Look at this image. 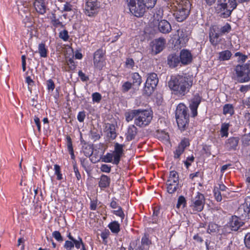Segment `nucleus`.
<instances>
[{
    "instance_id": "f257e3e1",
    "label": "nucleus",
    "mask_w": 250,
    "mask_h": 250,
    "mask_svg": "<svg viewBox=\"0 0 250 250\" xmlns=\"http://www.w3.org/2000/svg\"><path fill=\"white\" fill-rule=\"evenodd\" d=\"M192 85V81L190 78L181 75L171 77L168 83L170 90L178 96L185 95Z\"/></svg>"
},
{
    "instance_id": "f03ea898",
    "label": "nucleus",
    "mask_w": 250,
    "mask_h": 250,
    "mask_svg": "<svg viewBox=\"0 0 250 250\" xmlns=\"http://www.w3.org/2000/svg\"><path fill=\"white\" fill-rule=\"evenodd\" d=\"M130 12L137 17H142L146 9L153 8L157 0H126Z\"/></svg>"
},
{
    "instance_id": "7ed1b4c3",
    "label": "nucleus",
    "mask_w": 250,
    "mask_h": 250,
    "mask_svg": "<svg viewBox=\"0 0 250 250\" xmlns=\"http://www.w3.org/2000/svg\"><path fill=\"white\" fill-rule=\"evenodd\" d=\"M170 6L174 17L179 22L185 20L189 13L190 3L188 0H171Z\"/></svg>"
},
{
    "instance_id": "20e7f679",
    "label": "nucleus",
    "mask_w": 250,
    "mask_h": 250,
    "mask_svg": "<svg viewBox=\"0 0 250 250\" xmlns=\"http://www.w3.org/2000/svg\"><path fill=\"white\" fill-rule=\"evenodd\" d=\"M236 6V0H219L215 10L220 16L225 18L230 15Z\"/></svg>"
},
{
    "instance_id": "39448f33",
    "label": "nucleus",
    "mask_w": 250,
    "mask_h": 250,
    "mask_svg": "<svg viewBox=\"0 0 250 250\" xmlns=\"http://www.w3.org/2000/svg\"><path fill=\"white\" fill-rule=\"evenodd\" d=\"M188 108L183 104L178 105L175 111L177 123L179 129L184 130L188 123Z\"/></svg>"
},
{
    "instance_id": "423d86ee",
    "label": "nucleus",
    "mask_w": 250,
    "mask_h": 250,
    "mask_svg": "<svg viewBox=\"0 0 250 250\" xmlns=\"http://www.w3.org/2000/svg\"><path fill=\"white\" fill-rule=\"evenodd\" d=\"M153 117L152 111L150 110L138 109V114L134 120V124L140 127L148 125Z\"/></svg>"
},
{
    "instance_id": "0eeeda50",
    "label": "nucleus",
    "mask_w": 250,
    "mask_h": 250,
    "mask_svg": "<svg viewBox=\"0 0 250 250\" xmlns=\"http://www.w3.org/2000/svg\"><path fill=\"white\" fill-rule=\"evenodd\" d=\"M235 72L238 81L241 83L249 81L250 80V61L244 65H237Z\"/></svg>"
},
{
    "instance_id": "6e6552de",
    "label": "nucleus",
    "mask_w": 250,
    "mask_h": 250,
    "mask_svg": "<svg viewBox=\"0 0 250 250\" xmlns=\"http://www.w3.org/2000/svg\"><path fill=\"white\" fill-rule=\"evenodd\" d=\"M158 83V79L156 74L154 73L148 74L144 90L145 93L149 95L154 91Z\"/></svg>"
},
{
    "instance_id": "1a4fd4ad",
    "label": "nucleus",
    "mask_w": 250,
    "mask_h": 250,
    "mask_svg": "<svg viewBox=\"0 0 250 250\" xmlns=\"http://www.w3.org/2000/svg\"><path fill=\"white\" fill-rule=\"evenodd\" d=\"M205 204V197L203 194L197 192V195L191 201L190 208L193 212H199L203 210Z\"/></svg>"
},
{
    "instance_id": "9d476101",
    "label": "nucleus",
    "mask_w": 250,
    "mask_h": 250,
    "mask_svg": "<svg viewBox=\"0 0 250 250\" xmlns=\"http://www.w3.org/2000/svg\"><path fill=\"white\" fill-rule=\"evenodd\" d=\"M100 7V2L98 0H87L85 6V14L89 17L96 15Z\"/></svg>"
},
{
    "instance_id": "9b49d317",
    "label": "nucleus",
    "mask_w": 250,
    "mask_h": 250,
    "mask_svg": "<svg viewBox=\"0 0 250 250\" xmlns=\"http://www.w3.org/2000/svg\"><path fill=\"white\" fill-rule=\"evenodd\" d=\"M104 52L102 49H98L94 53L93 63L95 68L102 69L106 64L104 58Z\"/></svg>"
},
{
    "instance_id": "f8f14e48",
    "label": "nucleus",
    "mask_w": 250,
    "mask_h": 250,
    "mask_svg": "<svg viewBox=\"0 0 250 250\" xmlns=\"http://www.w3.org/2000/svg\"><path fill=\"white\" fill-rule=\"evenodd\" d=\"M238 212L243 218L249 219L250 217V196H247L245 202L240 205Z\"/></svg>"
},
{
    "instance_id": "ddd939ff",
    "label": "nucleus",
    "mask_w": 250,
    "mask_h": 250,
    "mask_svg": "<svg viewBox=\"0 0 250 250\" xmlns=\"http://www.w3.org/2000/svg\"><path fill=\"white\" fill-rule=\"evenodd\" d=\"M111 31L105 32L106 38L104 40L106 42L110 41L111 42H116L121 36L122 33L117 29H111Z\"/></svg>"
},
{
    "instance_id": "4468645a",
    "label": "nucleus",
    "mask_w": 250,
    "mask_h": 250,
    "mask_svg": "<svg viewBox=\"0 0 250 250\" xmlns=\"http://www.w3.org/2000/svg\"><path fill=\"white\" fill-rule=\"evenodd\" d=\"M124 146L119 143H116L114 146V150L112 152L114 154L113 164L118 165L120 161L121 156L123 154Z\"/></svg>"
},
{
    "instance_id": "2eb2a0df",
    "label": "nucleus",
    "mask_w": 250,
    "mask_h": 250,
    "mask_svg": "<svg viewBox=\"0 0 250 250\" xmlns=\"http://www.w3.org/2000/svg\"><path fill=\"white\" fill-rule=\"evenodd\" d=\"M201 98L198 95H195L193 98L191 100L189 104V107L191 111V113L193 117H195L197 114V108L201 103Z\"/></svg>"
},
{
    "instance_id": "dca6fc26",
    "label": "nucleus",
    "mask_w": 250,
    "mask_h": 250,
    "mask_svg": "<svg viewBox=\"0 0 250 250\" xmlns=\"http://www.w3.org/2000/svg\"><path fill=\"white\" fill-rule=\"evenodd\" d=\"M34 7L36 11L39 14L43 15L47 9V3L44 0H35Z\"/></svg>"
},
{
    "instance_id": "f3484780",
    "label": "nucleus",
    "mask_w": 250,
    "mask_h": 250,
    "mask_svg": "<svg viewBox=\"0 0 250 250\" xmlns=\"http://www.w3.org/2000/svg\"><path fill=\"white\" fill-rule=\"evenodd\" d=\"M166 42L164 39L159 38L154 41L152 46V50L155 54L159 53L163 49Z\"/></svg>"
},
{
    "instance_id": "a211bd4d",
    "label": "nucleus",
    "mask_w": 250,
    "mask_h": 250,
    "mask_svg": "<svg viewBox=\"0 0 250 250\" xmlns=\"http://www.w3.org/2000/svg\"><path fill=\"white\" fill-rule=\"evenodd\" d=\"M177 32L179 38L175 42V46H177V48H178L185 45L188 41V39L186 34L182 30H178Z\"/></svg>"
},
{
    "instance_id": "6ab92c4d",
    "label": "nucleus",
    "mask_w": 250,
    "mask_h": 250,
    "mask_svg": "<svg viewBox=\"0 0 250 250\" xmlns=\"http://www.w3.org/2000/svg\"><path fill=\"white\" fill-rule=\"evenodd\" d=\"M180 61L182 64H187L190 63L192 59L191 53L188 50L183 49L180 52Z\"/></svg>"
},
{
    "instance_id": "aec40b11",
    "label": "nucleus",
    "mask_w": 250,
    "mask_h": 250,
    "mask_svg": "<svg viewBox=\"0 0 250 250\" xmlns=\"http://www.w3.org/2000/svg\"><path fill=\"white\" fill-rule=\"evenodd\" d=\"M18 9L22 18L25 15L26 18H28V20L30 19V7L28 3L25 2L22 5H18Z\"/></svg>"
},
{
    "instance_id": "412c9836",
    "label": "nucleus",
    "mask_w": 250,
    "mask_h": 250,
    "mask_svg": "<svg viewBox=\"0 0 250 250\" xmlns=\"http://www.w3.org/2000/svg\"><path fill=\"white\" fill-rule=\"evenodd\" d=\"M241 220L236 216H232L229 222V226L232 230H237L242 225Z\"/></svg>"
},
{
    "instance_id": "4be33fe9",
    "label": "nucleus",
    "mask_w": 250,
    "mask_h": 250,
    "mask_svg": "<svg viewBox=\"0 0 250 250\" xmlns=\"http://www.w3.org/2000/svg\"><path fill=\"white\" fill-rule=\"evenodd\" d=\"M158 29L163 33H167L171 31V27L167 21L163 20L159 22Z\"/></svg>"
},
{
    "instance_id": "5701e85b",
    "label": "nucleus",
    "mask_w": 250,
    "mask_h": 250,
    "mask_svg": "<svg viewBox=\"0 0 250 250\" xmlns=\"http://www.w3.org/2000/svg\"><path fill=\"white\" fill-rule=\"evenodd\" d=\"M239 138L237 137H230L225 143V146L229 150L235 149L238 145Z\"/></svg>"
},
{
    "instance_id": "b1692460",
    "label": "nucleus",
    "mask_w": 250,
    "mask_h": 250,
    "mask_svg": "<svg viewBox=\"0 0 250 250\" xmlns=\"http://www.w3.org/2000/svg\"><path fill=\"white\" fill-rule=\"evenodd\" d=\"M181 62L180 58L175 54H172L168 58V63L169 65L172 67H175Z\"/></svg>"
},
{
    "instance_id": "393cba45",
    "label": "nucleus",
    "mask_w": 250,
    "mask_h": 250,
    "mask_svg": "<svg viewBox=\"0 0 250 250\" xmlns=\"http://www.w3.org/2000/svg\"><path fill=\"white\" fill-rule=\"evenodd\" d=\"M167 182L178 185L179 177L177 172L174 170L171 171Z\"/></svg>"
},
{
    "instance_id": "a878e982",
    "label": "nucleus",
    "mask_w": 250,
    "mask_h": 250,
    "mask_svg": "<svg viewBox=\"0 0 250 250\" xmlns=\"http://www.w3.org/2000/svg\"><path fill=\"white\" fill-rule=\"evenodd\" d=\"M137 128L134 125H130L126 133V138L128 140H131L134 138L137 134Z\"/></svg>"
},
{
    "instance_id": "bb28decb",
    "label": "nucleus",
    "mask_w": 250,
    "mask_h": 250,
    "mask_svg": "<svg viewBox=\"0 0 250 250\" xmlns=\"http://www.w3.org/2000/svg\"><path fill=\"white\" fill-rule=\"evenodd\" d=\"M110 179L105 175H102L100 179L99 185L101 188H105L109 186Z\"/></svg>"
},
{
    "instance_id": "cd10ccee",
    "label": "nucleus",
    "mask_w": 250,
    "mask_h": 250,
    "mask_svg": "<svg viewBox=\"0 0 250 250\" xmlns=\"http://www.w3.org/2000/svg\"><path fill=\"white\" fill-rule=\"evenodd\" d=\"M38 53L41 57L46 58L47 56L48 49L43 43H40L38 45Z\"/></svg>"
},
{
    "instance_id": "c85d7f7f",
    "label": "nucleus",
    "mask_w": 250,
    "mask_h": 250,
    "mask_svg": "<svg viewBox=\"0 0 250 250\" xmlns=\"http://www.w3.org/2000/svg\"><path fill=\"white\" fill-rule=\"evenodd\" d=\"M230 126L229 123H224L222 124L220 129V134L222 137H227L229 135V129Z\"/></svg>"
},
{
    "instance_id": "c756f323",
    "label": "nucleus",
    "mask_w": 250,
    "mask_h": 250,
    "mask_svg": "<svg viewBox=\"0 0 250 250\" xmlns=\"http://www.w3.org/2000/svg\"><path fill=\"white\" fill-rule=\"evenodd\" d=\"M138 109H135L127 112L125 114V119L127 122L131 121L133 119L135 120V118L138 114Z\"/></svg>"
},
{
    "instance_id": "7c9ffc66",
    "label": "nucleus",
    "mask_w": 250,
    "mask_h": 250,
    "mask_svg": "<svg viewBox=\"0 0 250 250\" xmlns=\"http://www.w3.org/2000/svg\"><path fill=\"white\" fill-rule=\"evenodd\" d=\"M231 53L229 50H225L219 53V60L220 61L229 60L231 56Z\"/></svg>"
},
{
    "instance_id": "2f4dec72",
    "label": "nucleus",
    "mask_w": 250,
    "mask_h": 250,
    "mask_svg": "<svg viewBox=\"0 0 250 250\" xmlns=\"http://www.w3.org/2000/svg\"><path fill=\"white\" fill-rule=\"evenodd\" d=\"M234 113V109L232 104H226L223 107V114L231 116Z\"/></svg>"
},
{
    "instance_id": "473e14b6",
    "label": "nucleus",
    "mask_w": 250,
    "mask_h": 250,
    "mask_svg": "<svg viewBox=\"0 0 250 250\" xmlns=\"http://www.w3.org/2000/svg\"><path fill=\"white\" fill-rule=\"evenodd\" d=\"M68 237L70 240L74 242V246H75L77 249H79L81 246L82 247L84 245L80 237H78V239H75L70 234L68 235Z\"/></svg>"
},
{
    "instance_id": "72a5a7b5",
    "label": "nucleus",
    "mask_w": 250,
    "mask_h": 250,
    "mask_svg": "<svg viewBox=\"0 0 250 250\" xmlns=\"http://www.w3.org/2000/svg\"><path fill=\"white\" fill-rule=\"evenodd\" d=\"M220 36V34L218 33H216L214 28H211L209 32V38L210 41L212 44H216V42L215 39H217Z\"/></svg>"
},
{
    "instance_id": "f704fd0d",
    "label": "nucleus",
    "mask_w": 250,
    "mask_h": 250,
    "mask_svg": "<svg viewBox=\"0 0 250 250\" xmlns=\"http://www.w3.org/2000/svg\"><path fill=\"white\" fill-rule=\"evenodd\" d=\"M131 77L133 80V84L139 86L142 83V78L138 73H133Z\"/></svg>"
},
{
    "instance_id": "c9c22d12",
    "label": "nucleus",
    "mask_w": 250,
    "mask_h": 250,
    "mask_svg": "<svg viewBox=\"0 0 250 250\" xmlns=\"http://www.w3.org/2000/svg\"><path fill=\"white\" fill-rule=\"evenodd\" d=\"M108 227L111 231L113 233H117L120 231V225L116 221L110 223L108 225Z\"/></svg>"
},
{
    "instance_id": "e433bc0d",
    "label": "nucleus",
    "mask_w": 250,
    "mask_h": 250,
    "mask_svg": "<svg viewBox=\"0 0 250 250\" xmlns=\"http://www.w3.org/2000/svg\"><path fill=\"white\" fill-rule=\"evenodd\" d=\"M102 161L104 163H112L113 164L114 154L113 153H107L101 158Z\"/></svg>"
},
{
    "instance_id": "4c0bfd02",
    "label": "nucleus",
    "mask_w": 250,
    "mask_h": 250,
    "mask_svg": "<svg viewBox=\"0 0 250 250\" xmlns=\"http://www.w3.org/2000/svg\"><path fill=\"white\" fill-rule=\"evenodd\" d=\"M186 204V201L185 197L183 196H181L178 198L176 207L178 208H185Z\"/></svg>"
},
{
    "instance_id": "58836bf2",
    "label": "nucleus",
    "mask_w": 250,
    "mask_h": 250,
    "mask_svg": "<svg viewBox=\"0 0 250 250\" xmlns=\"http://www.w3.org/2000/svg\"><path fill=\"white\" fill-rule=\"evenodd\" d=\"M167 186L168 192L171 194L176 190L178 185L167 182Z\"/></svg>"
},
{
    "instance_id": "ea45409f",
    "label": "nucleus",
    "mask_w": 250,
    "mask_h": 250,
    "mask_svg": "<svg viewBox=\"0 0 250 250\" xmlns=\"http://www.w3.org/2000/svg\"><path fill=\"white\" fill-rule=\"evenodd\" d=\"M158 137L159 139L161 140L164 142H168L169 139V135L168 134L164 131H162L159 133L158 135Z\"/></svg>"
},
{
    "instance_id": "a19ab883",
    "label": "nucleus",
    "mask_w": 250,
    "mask_h": 250,
    "mask_svg": "<svg viewBox=\"0 0 250 250\" xmlns=\"http://www.w3.org/2000/svg\"><path fill=\"white\" fill-rule=\"evenodd\" d=\"M141 243L142 246L140 247V249L141 250H144L145 249H146L147 246L149 245V241L146 237L145 236L142 238Z\"/></svg>"
},
{
    "instance_id": "79ce46f5",
    "label": "nucleus",
    "mask_w": 250,
    "mask_h": 250,
    "mask_svg": "<svg viewBox=\"0 0 250 250\" xmlns=\"http://www.w3.org/2000/svg\"><path fill=\"white\" fill-rule=\"evenodd\" d=\"M84 154L86 157H90L93 153V149L91 146H88L83 149Z\"/></svg>"
},
{
    "instance_id": "37998d69",
    "label": "nucleus",
    "mask_w": 250,
    "mask_h": 250,
    "mask_svg": "<svg viewBox=\"0 0 250 250\" xmlns=\"http://www.w3.org/2000/svg\"><path fill=\"white\" fill-rule=\"evenodd\" d=\"M67 149L69 151L71 155H74L73 149L72 147V143L71 142V139L70 137H67Z\"/></svg>"
},
{
    "instance_id": "c03bdc74",
    "label": "nucleus",
    "mask_w": 250,
    "mask_h": 250,
    "mask_svg": "<svg viewBox=\"0 0 250 250\" xmlns=\"http://www.w3.org/2000/svg\"><path fill=\"white\" fill-rule=\"evenodd\" d=\"M214 195L216 200L217 202H220L222 200V196L217 187H215L213 190Z\"/></svg>"
},
{
    "instance_id": "a18cd8bd",
    "label": "nucleus",
    "mask_w": 250,
    "mask_h": 250,
    "mask_svg": "<svg viewBox=\"0 0 250 250\" xmlns=\"http://www.w3.org/2000/svg\"><path fill=\"white\" fill-rule=\"evenodd\" d=\"M92 101L94 103H99L102 99L101 95L98 92L93 93L92 95Z\"/></svg>"
},
{
    "instance_id": "49530a36",
    "label": "nucleus",
    "mask_w": 250,
    "mask_h": 250,
    "mask_svg": "<svg viewBox=\"0 0 250 250\" xmlns=\"http://www.w3.org/2000/svg\"><path fill=\"white\" fill-rule=\"evenodd\" d=\"M59 37L64 41H67L69 38L68 32L66 30L61 31L59 33Z\"/></svg>"
},
{
    "instance_id": "de8ad7c7",
    "label": "nucleus",
    "mask_w": 250,
    "mask_h": 250,
    "mask_svg": "<svg viewBox=\"0 0 250 250\" xmlns=\"http://www.w3.org/2000/svg\"><path fill=\"white\" fill-rule=\"evenodd\" d=\"M54 170H55V174L57 175V179L59 180H61L62 179V174L60 172V167L57 165H55L54 166Z\"/></svg>"
},
{
    "instance_id": "09e8293b",
    "label": "nucleus",
    "mask_w": 250,
    "mask_h": 250,
    "mask_svg": "<svg viewBox=\"0 0 250 250\" xmlns=\"http://www.w3.org/2000/svg\"><path fill=\"white\" fill-rule=\"evenodd\" d=\"M184 150L185 149L183 148V147H181V146H178L174 151V158H179L180 155L183 153Z\"/></svg>"
},
{
    "instance_id": "8fccbe9b",
    "label": "nucleus",
    "mask_w": 250,
    "mask_h": 250,
    "mask_svg": "<svg viewBox=\"0 0 250 250\" xmlns=\"http://www.w3.org/2000/svg\"><path fill=\"white\" fill-rule=\"evenodd\" d=\"M64 248L67 250H71L74 248V242L72 241H65L64 244Z\"/></svg>"
},
{
    "instance_id": "3c124183",
    "label": "nucleus",
    "mask_w": 250,
    "mask_h": 250,
    "mask_svg": "<svg viewBox=\"0 0 250 250\" xmlns=\"http://www.w3.org/2000/svg\"><path fill=\"white\" fill-rule=\"evenodd\" d=\"M132 83L129 82H126L122 85V90L124 92L128 91L131 87Z\"/></svg>"
},
{
    "instance_id": "603ef678",
    "label": "nucleus",
    "mask_w": 250,
    "mask_h": 250,
    "mask_svg": "<svg viewBox=\"0 0 250 250\" xmlns=\"http://www.w3.org/2000/svg\"><path fill=\"white\" fill-rule=\"evenodd\" d=\"M113 213L116 215L119 216L122 220H123L125 217L124 213L123 212L121 208H118V209L114 210Z\"/></svg>"
},
{
    "instance_id": "864d4df0",
    "label": "nucleus",
    "mask_w": 250,
    "mask_h": 250,
    "mask_svg": "<svg viewBox=\"0 0 250 250\" xmlns=\"http://www.w3.org/2000/svg\"><path fill=\"white\" fill-rule=\"evenodd\" d=\"M189 145V140L187 138H184L181 141L180 144L179 145V146H181V147H183V148H184L185 149V148L186 147L188 146Z\"/></svg>"
},
{
    "instance_id": "5fc2aeb1",
    "label": "nucleus",
    "mask_w": 250,
    "mask_h": 250,
    "mask_svg": "<svg viewBox=\"0 0 250 250\" xmlns=\"http://www.w3.org/2000/svg\"><path fill=\"white\" fill-rule=\"evenodd\" d=\"M23 22L24 23L25 26L28 27H29L32 25V21L31 15H30V19L28 20V18H25V15L24 16L23 18Z\"/></svg>"
},
{
    "instance_id": "6e6d98bb",
    "label": "nucleus",
    "mask_w": 250,
    "mask_h": 250,
    "mask_svg": "<svg viewBox=\"0 0 250 250\" xmlns=\"http://www.w3.org/2000/svg\"><path fill=\"white\" fill-rule=\"evenodd\" d=\"M100 169L101 170L104 172L109 173L111 171V167L106 164H103Z\"/></svg>"
},
{
    "instance_id": "4d7b16f0",
    "label": "nucleus",
    "mask_w": 250,
    "mask_h": 250,
    "mask_svg": "<svg viewBox=\"0 0 250 250\" xmlns=\"http://www.w3.org/2000/svg\"><path fill=\"white\" fill-rule=\"evenodd\" d=\"M52 236L53 237L58 241H62V238L60 233V232L58 231H55L52 233Z\"/></svg>"
},
{
    "instance_id": "13d9d810",
    "label": "nucleus",
    "mask_w": 250,
    "mask_h": 250,
    "mask_svg": "<svg viewBox=\"0 0 250 250\" xmlns=\"http://www.w3.org/2000/svg\"><path fill=\"white\" fill-rule=\"evenodd\" d=\"M235 56L238 57V62H244L247 58L246 55H243L240 52H236L235 54Z\"/></svg>"
},
{
    "instance_id": "bf43d9fd",
    "label": "nucleus",
    "mask_w": 250,
    "mask_h": 250,
    "mask_svg": "<svg viewBox=\"0 0 250 250\" xmlns=\"http://www.w3.org/2000/svg\"><path fill=\"white\" fill-rule=\"evenodd\" d=\"M230 26L229 24H226L221 27L220 29L221 33L222 34L228 33L230 31Z\"/></svg>"
},
{
    "instance_id": "052dcab7",
    "label": "nucleus",
    "mask_w": 250,
    "mask_h": 250,
    "mask_svg": "<svg viewBox=\"0 0 250 250\" xmlns=\"http://www.w3.org/2000/svg\"><path fill=\"white\" fill-rule=\"evenodd\" d=\"M126 67L129 68H132L134 65V62L132 59H127L125 62Z\"/></svg>"
},
{
    "instance_id": "680f3d73",
    "label": "nucleus",
    "mask_w": 250,
    "mask_h": 250,
    "mask_svg": "<svg viewBox=\"0 0 250 250\" xmlns=\"http://www.w3.org/2000/svg\"><path fill=\"white\" fill-rule=\"evenodd\" d=\"M163 15V10L160 8L154 13V17L155 19H157V20L159 21V19L162 18Z\"/></svg>"
},
{
    "instance_id": "e2e57ef3",
    "label": "nucleus",
    "mask_w": 250,
    "mask_h": 250,
    "mask_svg": "<svg viewBox=\"0 0 250 250\" xmlns=\"http://www.w3.org/2000/svg\"><path fill=\"white\" fill-rule=\"evenodd\" d=\"M47 86L49 90L53 91L54 90L55 88V84L51 79H49L47 81Z\"/></svg>"
},
{
    "instance_id": "0e129e2a",
    "label": "nucleus",
    "mask_w": 250,
    "mask_h": 250,
    "mask_svg": "<svg viewBox=\"0 0 250 250\" xmlns=\"http://www.w3.org/2000/svg\"><path fill=\"white\" fill-rule=\"evenodd\" d=\"M194 158L193 156H189L187 158L185 162V164L187 168H188L191 165V163L194 161Z\"/></svg>"
},
{
    "instance_id": "69168bd1",
    "label": "nucleus",
    "mask_w": 250,
    "mask_h": 250,
    "mask_svg": "<svg viewBox=\"0 0 250 250\" xmlns=\"http://www.w3.org/2000/svg\"><path fill=\"white\" fill-rule=\"evenodd\" d=\"M85 114L84 112H83V111L80 112L78 113V116H77L78 120L80 122H83V121L85 119Z\"/></svg>"
},
{
    "instance_id": "338daca9",
    "label": "nucleus",
    "mask_w": 250,
    "mask_h": 250,
    "mask_svg": "<svg viewBox=\"0 0 250 250\" xmlns=\"http://www.w3.org/2000/svg\"><path fill=\"white\" fill-rule=\"evenodd\" d=\"M244 240L246 246L250 249V233H248L246 235Z\"/></svg>"
},
{
    "instance_id": "774afa93",
    "label": "nucleus",
    "mask_w": 250,
    "mask_h": 250,
    "mask_svg": "<svg viewBox=\"0 0 250 250\" xmlns=\"http://www.w3.org/2000/svg\"><path fill=\"white\" fill-rule=\"evenodd\" d=\"M97 200H91L90 208L92 210H95L97 208Z\"/></svg>"
}]
</instances>
